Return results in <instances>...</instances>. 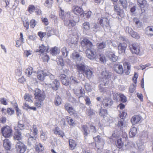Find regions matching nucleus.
Wrapping results in <instances>:
<instances>
[{"instance_id":"nucleus-31","label":"nucleus","mask_w":153,"mask_h":153,"mask_svg":"<svg viewBox=\"0 0 153 153\" xmlns=\"http://www.w3.org/2000/svg\"><path fill=\"white\" fill-rule=\"evenodd\" d=\"M35 149L36 151L39 153L44 150V148L41 144L36 143V144Z\"/></svg>"},{"instance_id":"nucleus-35","label":"nucleus","mask_w":153,"mask_h":153,"mask_svg":"<svg viewBox=\"0 0 153 153\" xmlns=\"http://www.w3.org/2000/svg\"><path fill=\"white\" fill-rule=\"evenodd\" d=\"M135 144L132 141H128L127 143L125 144V146L127 150H129L131 148L135 146Z\"/></svg>"},{"instance_id":"nucleus-16","label":"nucleus","mask_w":153,"mask_h":153,"mask_svg":"<svg viewBox=\"0 0 153 153\" xmlns=\"http://www.w3.org/2000/svg\"><path fill=\"white\" fill-rule=\"evenodd\" d=\"M77 69L79 73H83L88 66L83 63L79 64L78 62L76 63Z\"/></svg>"},{"instance_id":"nucleus-4","label":"nucleus","mask_w":153,"mask_h":153,"mask_svg":"<svg viewBox=\"0 0 153 153\" xmlns=\"http://www.w3.org/2000/svg\"><path fill=\"white\" fill-rule=\"evenodd\" d=\"M1 132L2 135L5 137H11L13 134L12 128L8 126H3L1 128Z\"/></svg>"},{"instance_id":"nucleus-2","label":"nucleus","mask_w":153,"mask_h":153,"mask_svg":"<svg viewBox=\"0 0 153 153\" xmlns=\"http://www.w3.org/2000/svg\"><path fill=\"white\" fill-rule=\"evenodd\" d=\"M79 21V17L77 16L75 17L72 16L70 18L65 20L64 25L69 29H71L76 25V22Z\"/></svg>"},{"instance_id":"nucleus-25","label":"nucleus","mask_w":153,"mask_h":153,"mask_svg":"<svg viewBox=\"0 0 153 153\" xmlns=\"http://www.w3.org/2000/svg\"><path fill=\"white\" fill-rule=\"evenodd\" d=\"M26 128V127L21 121H19L18 123L17 126H15L14 127V129L17 131H19V130H23Z\"/></svg>"},{"instance_id":"nucleus-40","label":"nucleus","mask_w":153,"mask_h":153,"mask_svg":"<svg viewBox=\"0 0 153 153\" xmlns=\"http://www.w3.org/2000/svg\"><path fill=\"white\" fill-rule=\"evenodd\" d=\"M69 142L70 148L72 150L74 149L76 145V142L74 140L72 139H70Z\"/></svg>"},{"instance_id":"nucleus-22","label":"nucleus","mask_w":153,"mask_h":153,"mask_svg":"<svg viewBox=\"0 0 153 153\" xmlns=\"http://www.w3.org/2000/svg\"><path fill=\"white\" fill-rule=\"evenodd\" d=\"M65 108L68 112L71 115L74 114L76 113L72 106L69 103L66 104L65 105Z\"/></svg>"},{"instance_id":"nucleus-29","label":"nucleus","mask_w":153,"mask_h":153,"mask_svg":"<svg viewBox=\"0 0 153 153\" xmlns=\"http://www.w3.org/2000/svg\"><path fill=\"white\" fill-rule=\"evenodd\" d=\"M3 146L7 150H10L11 148V143L9 139H6L3 141Z\"/></svg>"},{"instance_id":"nucleus-10","label":"nucleus","mask_w":153,"mask_h":153,"mask_svg":"<svg viewBox=\"0 0 153 153\" xmlns=\"http://www.w3.org/2000/svg\"><path fill=\"white\" fill-rule=\"evenodd\" d=\"M113 70L117 74H121L124 72L122 65L120 63L115 64L113 66Z\"/></svg>"},{"instance_id":"nucleus-58","label":"nucleus","mask_w":153,"mask_h":153,"mask_svg":"<svg viewBox=\"0 0 153 153\" xmlns=\"http://www.w3.org/2000/svg\"><path fill=\"white\" fill-rule=\"evenodd\" d=\"M87 113L88 115L90 116L94 115L95 114V112L94 110L91 108H88L87 109Z\"/></svg>"},{"instance_id":"nucleus-34","label":"nucleus","mask_w":153,"mask_h":153,"mask_svg":"<svg viewBox=\"0 0 153 153\" xmlns=\"http://www.w3.org/2000/svg\"><path fill=\"white\" fill-rule=\"evenodd\" d=\"M53 131L55 134L59 135L62 137L64 136L65 134L63 132L60 130L59 128L58 127H55V128L53 129Z\"/></svg>"},{"instance_id":"nucleus-54","label":"nucleus","mask_w":153,"mask_h":153,"mask_svg":"<svg viewBox=\"0 0 153 153\" xmlns=\"http://www.w3.org/2000/svg\"><path fill=\"white\" fill-rule=\"evenodd\" d=\"M31 96L28 94H25L24 98L25 100L26 101L29 102H32V100L31 99Z\"/></svg>"},{"instance_id":"nucleus-23","label":"nucleus","mask_w":153,"mask_h":153,"mask_svg":"<svg viewBox=\"0 0 153 153\" xmlns=\"http://www.w3.org/2000/svg\"><path fill=\"white\" fill-rule=\"evenodd\" d=\"M60 77L62 83L64 85L67 86L69 85L70 83V82L68 78L65 75L62 74L60 76Z\"/></svg>"},{"instance_id":"nucleus-45","label":"nucleus","mask_w":153,"mask_h":153,"mask_svg":"<svg viewBox=\"0 0 153 153\" xmlns=\"http://www.w3.org/2000/svg\"><path fill=\"white\" fill-rule=\"evenodd\" d=\"M40 56L44 62H48L50 59L49 57L46 53H43L41 54Z\"/></svg>"},{"instance_id":"nucleus-28","label":"nucleus","mask_w":153,"mask_h":153,"mask_svg":"<svg viewBox=\"0 0 153 153\" xmlns=\"http://www.w3.org/2000/svg\"><path fill=\"white\" fill-rule=\"evenodd\" d=\"M74 90V94L79 98L81 97L85 92L84 90L80 88L77 89L75 88Z\"/></svg>"},{"instance_id":"nucleus-17","label":"nucleus","mask_w":153,"mask_h":153,"mask_svg":"<svg viewBox=\"0 0 153 153\" xmlns=\"http://www.w3.org/2000/svg\"><path fill=\"white\" fill-rule=\"evenodd\" d=\"M48 86L51 88L53 90L56 91L58 90L60 85V83L57 79H55L52 82V84H48Z\"/></svg>"},{"instance_id":"nucleus-11","label":"nucleus","mask_w":153,"mask_h":153,"mask_svg":"<svg viewBox=\"0 0 153 153\" xmlns=\"http://www.w3.org/2000/svg\"><path fill=\"white\" fill-rule=\"evenodd\" d=\"M59 16L62 19L64 22L65 20H67L72 16L70 15V13L65 12L61 8H60V11L59 12Z\"/></svg>"},{"instance_id":"nucleus-62","label":"nucleus","mask_w":153,"mask_h":153,"mask_svg":"<svg viewBox=\"0 0 153 153\" xmlns=\"http://www.w3.org/2000/svg\"><path fill=\"white\" fill-rule=\"evenodd\" d=\"M37 22L34 19H32L30 22V26L31 28H33L36 26Z\"/></svg>"},{"instance_id":"nucleus-8","label":"nucleus","mask_w":153,"mask_h":153,"mask_svg":"<svg viewBox=\"0 0 153 153\" xmlns=\"http://www.w3.org/2000/svg\"><path fill=\"white\" fill-rule=\"evenodd\" d=\"M72 34V36L70 41V42L72 44H76L78 40L80 33L77 30H75L73 31Z\"/></svg>"},{"instance_id":"nucleus-21","label":"nucleus","mask_w":153,"mask_h":153,"mask_svg":"<svg viewBox=\"0 0 153 153\" xmlns=\"http://www.w3.org/2000/svg\"><path fill=\"white\" fill-rule=\"evenodd\" d=\"M93 71L88 67L86 68L83 73V75L86 76L88 79H91L93 75Z\"/></svg>"},{"instance_id":"nucleus-36","label":"nucleus","mask_w":153,"mask_h":153,"mask_svg":"<svg viewBox=\"0 0 153 153\" xmlns=\"http://www.w3.org/2000/svg\"><path fill=\"white\" fill-rule=\"evenodd\" d=\"M51 54L52 55H55L59 54L60 52L59 49L56 47L52 48L51 50Z\"/></svg>"},{"instance_id":"nucleus-55","label":"nucleus","mask_w":153,"mask_h":153,"mask_svg":"<svg viewBox=\"0 0 153 153\" xmlns=\"http://www.w3.org/2000/svg\"><path fill=\"white\" fill-rule=\"evenodd\" d=\"M99 114L101 116L106 117L107 115V111L105 109H101L100 110ZM104 118H105L104 117Z\"/></svg>"},{"instance_id":"nucleus-32","label":"nucleus","mask_w":153,"mask_h":153,"mask_svg":"<svg viewBox=\"0 0 153 153\" xmlns=\"http://www.w3.org/2000/svg\"><path fill=\"white\" fill-rule=\"evenodd\" d=\"M146 34L149 36H152L153 35V28L151 26L147 27L145 29Z\"/></svg>"},{"instance_id":"nucleus-9","label":"nucleus","mask_w":153,"mask_h":153,"mask_svg":"<svg viewBox=\"0 0 153 153\" xmlns=\"http://www.w3.org/2000/svg\"><path fill=\"white\" fill-rule=\"evenodd\" d=\"M81 44L83 48L86 49L91 48L93 47L92 43L87 39H84L81 42Z\"/></svg>"},{"instance_id":"nucleus-24","label":"nucleus","mask_w":153,"mask_h":153,"mask_svg":"<svg viewBox=\"0 0 153 153\" xmlns=\"http://www.w3.org/2000/svg\"><path fill=\"white\" fill-rule=\"evenodd\" d=\"M102 103L105 108L110 107L112 104V100L110 98H105L102 101Z\"/></svg>"},{"instance_id":"nucleus-49","label":"nucleus","mask_w":153,"mask_h":153,"mask_svg":"<svg viewBox=\"0 0 153 153\" xmlns=\"http://www.w3.org/2000/svg\"><path fill=\"white\" fill-rule=\"evenodd\" d=\"M53 3V0H46L45 5L46 7L49 8L51 7Z\"/></svg>"},{"instance_id":"nucleus-50","label":"nucleus","mask_w":153,"mask_h":153,"mask_svg":"<svg viewBox=\"0 0 153 153\" xmlns=\"http://www.w3.org/2000/svg\"><path fill=\"white\" fill-rule=\"evenodd\" d=\"M137 149L140 151H142L144 150V146L143 144L142 143H137Z\"/></svg>"},{"instance_id":"nucleus-63","label":"nucleus","mask_w":153,"mask_h":153,"mask_svg":"<svg viewBox=\"0 0 153 153\" xmlns=\"http://www.w3.org/2000/svg\"><path fill=\"white\" fill-rule=\"evenodd\" d=\"M97 47L98 49H102L106 47V44L105 42H102L97 44Z\"/></svg>"},{"instance_id":"nucleus-59","label":"nucleus","mask_w":153,"mask_h":153,"mask_svg":"<svg viewBox=\"0 0 153 153\" xmlns=\"http://www.w3.org/2000/svg\"><path fill=\"white\" fill-rule=\"evenodd\" d=\"M70 79L71 82L73 83L76 84L79 82L77 79L74 76H71L70 78Z\"/></svg>"},{"instance_id":"nucleus-56","label":"nucleus","mask_w":153,"mask_h":153,"mask_svg":"<svg viewBox=\"0 0 153 153\" xmlns=\"http://www.w3.org/2000/svg\"><path fill=\"white\" fill-rule=\"evenodd\" d=\"M82 14L83 16L85 17V18H89L91 14V11H85L84 13L83 12Z\"/></svg>"},{"instance_id":"nucleus-6","label":"nucleus","mask_w":153,"mask_h":153,"mask_svg":"<svg viewBox=\"0 0 153 153\" xmlns=\"http://www.w3.org/2000/svg\"><path fill=\"white\" fill-rule=\"evenodd\" d=\"M129 50L133 54H141L142 53L140 51V48L137 43H132L129 44Z\"/></svg>"},{"instance_id":"nucleus-15","label":"nucleus","mask_w":153,"mask_h":153,"mask_svg":"<svg viewBox=\"0 0 153 153\" xmlns=\"http://www.w3.org/2000/svg\"><path fill=\"white\" fill-rule=\"evenodd\" d=\"M98 21L100 25L104 27H105L109 29V23L107 19L105 18H100L98 19Z\"/></svg>"},{"instance_id":"nucleus-42","label":"nucleus","mask_w":153,"mask_h":153,"mask_svg":"<svg viewBox=\"0 0 153 153\" xmlns=\"http://www.w3.org/2000/svg\"><path fill=\"white\" fill-rule=\"evenodd\" d=\"M66 120L70 125L74 126L75 125L76 123H74V121L71 117L67 116L66 117Z\"/></svg>"},{"instance_id":"nucleus-30","label":"nucleus","mask_w":153,"mask_h":153,"mask_svg":"<svg viewBox=\"0 0 153 153\" xmlns=\"http://www.w3.org/2000/svg\"><path fill=\"white\" fill-rule=\"evenodd\" d=\"M141 120V117L138 115H134L132 118L131 121L133 125L137 124Z\"/></svg>"},{"instance_id":"nucleus-13","label":"nucleus","mask_w":153,"mask_h":153,"mask_svg":"<svg viewBox=\"0 0 153 153\" xmlns=\"http://www.w3.org/2000/svg\"><path fill=\"white\" fill-rule=\"evenodd\" d=\"M38 132V130L36 126V125H33L32 130H30L29 138H32L35 139L37 136Z\"/></svg>"},{"instance_id":"nucleus-57","label":"nucleus","mask_w":153,"mask_h":153,"mask_svg":"<svg viewBox=\"0 0 153 153\" xmlns=\"http://www.w3.org/2000/svg\"><path fill=\"white\" fill-rule=\"evenodd\" d=\"M35 9V7L33 5H29L27 8L28 11L30 13H32Z\"/></svg>"},{"instance_id":"nucleus-44","label":"nucleus","mask_w":153,"mask_h":153,"mask_svg":"<svg viewBox=\"0 0 153 153\" xmlns=\"http://www.w3.org/2000/svg\"><path fill=\"white\" fill-rule=\"evenodd\" d=\"M139 6L141 8H143L146 4V0H137Z\"/></svg>"},{"instance_id":"nucleus-12","label":"nucleus","mask_w":153,"mask_h":153,"mask_svg":"<svg viewBox=\"0 0 153 153\" xmlns=\"http://www.w3.org/2000/svg\"><path fill=\"white\" fill-rule=\"evenodd\" d=\"M106 56L108 57L110 60L113 62L117 61L118 57L115 55V52L113 51H108L106 53Z\"/></svg>"},{"instance_id":"nucleus-33","label":"nucleus","mask_w":153,"mask_h":153,"mask_svg":"<svg viewBox=\"0 0 153 153\" xmlns=\"http://www.w3.org/2000/svg\"><path fill=\"white\" fill-rule=\"evenodd\" d=\"M81 128L82 131L84 136H87L89 134L90 132L87 126L85 125H82Z\"/></svg>"},{"instance_id":"nucleus-20","label":"nucleus","mask_w":153,"mask_h":153,"mask_svg":"<svg viewBox=\"0 0 153 153\" xmlns=\"http://www.w3.org/2000/svg\"><path fill=\"white\" fill-rule=\"evenodd\" d=\"M47 74V71L45 70L39 71L37 73V78L38 79L40 80H43L45 77L47 76V74Z\"/></svg>"},{"instance_id":"nucleus-46","label":"nucleus","mask_w":153,"mask_h":153,"mask_svg":"<svg viewBox=\"0 0 153 153\" xmlns=\"http://www.w3.org/2000/svg\"><path fill=\"white\" fill-rule=\"evenodd\" d=\"M115 144L117 147L119 149L121 148L123 144L121 139H118L116 143Z\"/></svg>"},{"instance_id":"nucleus-41","label":"nucleus","mask_w":153,"mask_h":153,"mask_svg":"<svg viewBox=\"0 0 153 153\" xmlns=\"http://www.w3.org/2000/svg\"><path fill=\"white\" fill-rule=\"evenodd\" d=\"M62 102V99L61 97L58 96H56L54 100V103L55 105H60Z\"/></svg>"},{"instance_id":"nucleus-51","label":"nucleus","mask_w":153,"mask_h":153,"mask_svg":"<svg viewBox=\"0 0 153 153\" xmlns=\"http://www.w3.org/2000/svg\"><path fill=\"white\" fill-rule=\"evenodd\" d=\"M91 25L94 31L96 32L98 30H99V27L97 24L93 23L91 24Z\"/></svg>"},{"instance_id":"nucleus-60","label":"nucleus","mask_w":153,"mask_h":153,"mask_svg":"<svg viewBox=\"0 0 153 153\" xmlns=\"http://www.w3.org/2000/svg\"><path fill=\"white\" fill-rule=\"evenodd\" d=\"M120 3L124 8H126L127 7V2L126 0H119Z\"/></svg>"},{"instance_id":"nucleus-1","label":"nucleus","mask_w":153,"mask_h":153,"mask_svg":"<svg viewBox=\"0 0 153 153\" xmlns=\"http://www.w3.org/2000/svg\"><path fill=\"white\" fill-rule=\"evenodd\" d=\"M34 95L36 100V106L38 108L41 107L43 105V101L45 98V93L40 89L36 88L34 91Z\"/></svg>"},{"instance_id":"nucleus-37","label":"nucleus","mask_w":153,"mask_h":153,"mask_svg":"<svg viewBox=\"0 0 153 153\" xmlns=\"http://www.w3.org/2000/svg\"><path fill=\"white\" fill-rule=\"evenodd\" d=\"M120 136V134L118 132L115 131L112 134V136L110 138V141L111 142H113L117 138Z\"/></svg>"},{"instance_id":"nucleus-3","label":"nucleus","mask_w":153,"mask_h":153,"mask_svg":"<svg viewBox=\"0 0 153 153\" xmlns=\"http://www.w3.org/2000/svg\"><path fill=\"white\" fill-rule=\"evenodd\" d=\"M101 75L102 78L101 79L102 81V84L105 86L108 85L109 83L108 79L111 78L112 74L108 71L105 70L102 73Z\"/></svg>"},{"instance_id":"nucleus-5","label":"nucleus","mask_w":153,"mask_h":153,"mask_svg":"<svg viewBox=\"0 0 153 153\" xmlns=\"http://www.w3.org/2000/svg\"><path fill=\"white\" fill-rule=\"evenodd\" d=\"M93 138L95 142V145L97 149V151L100 152L102 149L104 144V141L101 139L100 136L97 135V137L93 136Z\"/></svg>"},{"instance_id":"nucleus-39","label":"nucleus","mask_w":153,"mask_h":153,"mask_svg":"<svg viewBox=\"0 0 153 153\" xmlns=\"http://www.w3.org/2000/svg\"><path fill=\"white\" fill-rule=\"evenodd\" d=\"M137 129L135 127H133L131 128L129 132V135L131 137L135 136L137 133Z\"/></svg>"},{"instance_id":"nucleus-48","label":"nucleus","mask_w":153,"mask_h":153,"mask_svg":"<svg viewBox=\"0 0 153 153\" xmlns=\"http://www.w3.org/2000/svg\"><path fill=\"white\" fill-rule=\"evenodd\" d=\"M83 28L86 30H88L91 28L89 23L88 22H85L83 23L82 25Z\"/></svg>"},{"instance_id":"nucleus-53","label":"nucleus","mask_w":153,"mask_h":153,"mask_svg":"<svg viewBox=\"0 0 153 153\" xmlns=\"http://www.w3.org/2000/svg\"><path fill=\"white\" fill-rule=\"evenodd\" d=\"M56 61L58 65H59L61 66H63L64 65L62 57H59V58H57L56 59Z\"/></svg>"},{"instance_id":"nucleus-43","label":"nucleus","mask_w":153,"mask_h":153,"mask_svg":"<svg viewBox=\"0 0 153 153\" xmlns=\"http://www.w3.org/2000/svg\"><path fill=\"white\" fill-rule=\"evenodd\" d=\"M33 68L31 67H28L26 69L25 73L26 75L27 76H29L31 75L33 72L34 71H33Z\"/></svg>"},{"instance_id":"nucleus-7","label":"nucleus","mask_w":153,"mask_h":153,"mask_svg":"<svg viewBox=\"0 0 153 153\" xmlns=\"http://www.w3.org/2000/svg\"><path fill=\"white\" fill-rule=\"evenodd\" d=\"M86 54L87 57L90 59H94L96 58L97 55L95 50L92 48H91L86 49Z\"/></svg>"},{"instance_id":"nucleus-27","label":"nucleus","mask_w":153,"mask_h":153,"mask_svg":"<svg viewBox=\"0 0 153 153\" xmlns=\"http://www.w3.org/2000/svg\"><path fill=\"white\" fill-rule=\"evenodd\" d=\"M117 126L120 129L122 130L126 128L127 124L125 121L123 119H121L119 121Z\"/></svg>"},{"instance_id":"nucleus-19","label":"nucleus","mask_w":153,"mask_h":153,"mask_svg":"<svg viewBox=\"0 0 153 153\" xmlns=\"http://www.w3.org/2000/svg\"><path fill=\"white\" fill-rule=\"evenodd\" d=\"M127 45L125 43H120L118 45V53L120 54H122L125 53Z\"/></svg>"},{"instance_id":"nucleus-52","label":"nucleus","mask_w":153,"mask_h":153,"mask_svg":"<svg viewBox=\"0 0 153 153\" xmlns=\"http://www.w3.org/2000/svg\"><path fill=\"white\" fill-rule=\"evenodd\" d=\"M33 51L30 50H26L24 51V55L26 57H27L29 56L32 55Z\"/></svg>"},{"instance_id":"nucleus-38","label":"nucleus","mask_w":153,"mask_h":153,"mask_svg":"<svg viewBox=\"0 0 153 153\" xmlns=\"http://www.w3.org/2000/svg\"><path fill=\"white\" fill-rule=\"evenodd\" d=\"M133 22L137 28H140L142 26V23L140 22L139 20L137 18H134L133 19Z\"/></svg>"},{"instance_id":"nucleus-47","label":"nucleus","mask_w":153,"mask_h":153,"mask_svg":"<svg viewBox=\"0 0 153 153\" xmlns=\"http://www.w3.org/2000/svg\"><path fill=\"white\" fill-rule=\"evenodd\" d=\"M16 133L15 134L14 136V138L18 140H19L22 139L21 133L19 131H17Z\"/></svg>"},{"instance_id":"nucleus-18","label":"nucleus","mask_w":153,"mask_h":153,"mask_svg":"<svg viewBox=\"0 0 153 153\" xmlns=\"http://www.w3.org/2000/svg\"><path fill=\"white\" fill-rule=\"evenodd\" d=\"M49 48L48 46H45L43 44L40 45L39 48L36 50V52H39L41 54L48 52Z\"/></svg>"},{"instance_id":"nucleus-26","label":"nucleus","mask_w":153,"mask_h":153,"mask_svg":"<svg viewBox=\"0 0 153 153\" xmlns=\"http://www.w3.org/2000/svg\"><path fill=\"white\" fill-rule=\"evenodd\" d=\"M73 10L74 13L76 15L80 14L82 15L83 13L82 9L78 6H74L73 8Z\"/></svg>"},{"instance_id":"nucleus-61","label":"nucleus","mask_w":153,"mask_h":153,"mask_svg":"<svg viewBox=\"0 0 153 153\" xmlns=\"http://www.w3.org/2000/svg\"><path fill=\"white\" fill-rule=\"evenodd\" d=\"M23 22V25L24 27L26 28V30H27L29 29V22L27 19L25 20H22Z\"/></svg>"},{"instance_id":"nucleus-64","label":"nucleus","mask_w":153,"mask_h":153,"mask_svg":"<svg viewBox=\"0 0 153 153\" xmlns=\"http://www.w3.org/2000/svg\"><path fill=\"white\" fill-rule=\"evenodd\" d=\"M40 137L41 139L43 141H45L47 138V134L45 132H42Z\"/></svg>"},{"instance_id":"nucleus-14","label":"nucleus","mask_w":153,"mask_h":153,"mask_svg":"<svg viewBox=\"0 0 153 153\" xmlns=\"http://www.w3.org/2000/svg\"><path fill=\"white\" fill-rule=\"evenodd\" d=\"M71 57L76 61V63L82 60V57L79 55V53L75 51L72 53Z\"/></svg>"}]
</instances>
